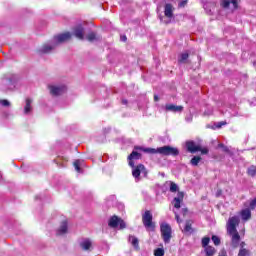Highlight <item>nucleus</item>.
I'll use <instances>...</instances> for the list:
<instances>
[{"label": "nucleus", "mask_w": 256, "mask_h": 256, "mask_svg": "<svg viewBox=\"0 0 256 256\" xmlns=\"http://www.w3.org/2000/svg\"><path fill=\"white\" fill-rule=\"evenodd\" d=\"M239 216H233L228 219L227 222V233L231 236V243L234 247H239V242L241 241V236L237 231V226L240 223Z\"/></svg>", "instance_id": "f257e3e1"}, {"label": "nucleus", "mask_w": 256, "mask_h": 256, "mask_svg": "<svg viewBox=\"0 0 256 256\" xmlns=\"http://www.w3.org/2000/svg\"><path fill=\"white\" fill-rule=\"evenodd\" d=\"M141 151L144 153H150L151 155H155V153H159V155L177 157L179 155V149L171 146H162L157 149L155 148H141Z\"/></svg>", "instance_id": "f03ea898"}, {"label": "nucleus", "mask_w": 256, "mask_h": 256, "mask_svg": "<svg viewBox=\"0 0 256 256\" xmlns=\"http://www.w3.org/2000/svg\"><path fill=\"white\" fill-rule=\"evenodd\" d=\"M48 89L51 95L54 97H59V95H64L67 93V85L65 84H50Z\"/></svg>", "instance_id": "7ed1b4c3"}, {"label": "nucleus", "mask_w": 256, "mask_h": 256, "mask_svg": "<svg viewBox=\"0 0 256 256\" xmlns=\"http://www.w3.org/2000/svg\"><path fill=\"white\" fill-rule=\"evenodd\" d=\"M160 231L164 243H171V226L168 223L164 222L160 225Z\"/></svg>", "instance_id": "20e7f679"}, {"label": "nucleus", "mask_w": 256, "mask_h": 256, "mask_svg": "<svg viewBox=\"0 0 256 256\" xmlns=\"http://www.w3.org/2000/svg\"><path fill=\"white\" fill-rule=\"evenodd\" d=\"M142 222L144 227L150 229L151 231L155 230V223H153V214L147 210L142 216Z\"/></svg>", "instance_id": "39448f33"}, {"label": "nucleus", "mask_w": 256, "mask_h": 256, "mask_svg": "<svg viewBox=\"0 0 256 256\" xmlns=\"http://www.w3.org/2000/svg\"><path fill=\"white\" fill-rule=\"evenodd\" d=\"M71 39V34L69 32H64L61 34H57L52 38L53 43L56 44V47L62 45V43H67Z\"/></svg>", "instance_id": "423d86ee"}, {"label": "nucleus", "mask_w": 256, "mask_h": 256, "mask_svg": "<svg viewBox=\"0 0 256 256\" xmlns=\"http://www.w3.org/2000/svg\"><path fill=\"white\" fill-rule=\"evenodd\" d=\"M108 225L109 227H112V229H125V227H127L125 221L117 216H112L108 222Z\"/></svg>", "instance_id": "0eeeda50"}, {"label": "nucleus", "mask_w": 256, "mask_h": 256, "mask_svg": "<svg viewBox=\"0 0 256 256\" xmlns=\"http://www.w3.org/2000/svg\"><path fill=\"white\" fill-rule=\"evenodd\" d=\"M141 173L147 175V170L145 169V165L139 164L137 166L132 167V175L136 182L141 181Z\"/></svg>", "instance_id": "6e6552de"}, {"label": "nucleus", "mask_w": 256, "mask_h": 256, "mask_svg": "<svg viewBox=\"0 0 256 256\" xmlns=\"http://www.w3.org/2000/svg\"><path fill=\"white\" fill-rule=\"evenodd\" d=\"M69 233V224L67 220H63L58 228L56 229V235L58 237H63V235H67Z\"/></svg>", "instance_id": "1a4fd4ad"}, {"label": "nucleus", "mask_w": 256, "mask_h": 256, "mask_svg": "<svg viewBox=\"0 0 256 256\" xmlns=\"http://www.w3.org/2000/svg\"><path fill=\"white\" fill-rule=\"evenodd\" d=\"M54 49H57V46L55 43H53V39H51L50 41L46 42L45 44H43L40 47L39 52L40 53H53Z\"/></svg>", "instance_id": "9d476101"}, {"label": "nucleus", "mask_w": 256, "mask_h": 256, "mask_svg": "<svg viewBox=\"0 0 256 256\" xmlns=\"http://www.w3.org/2000/svg\"><path fill=\"white\" fill-rule=\"evenodd\" d=\"M79 247H80V249H82V251L89 252L92 249H94L93 241H91V239H89V238H84V239L80 240Z\"/></svg>", "instance_id": "9b49d317"}, {"label": "nucleus", "mask_w": 256, "mask_h": 256, "mask_svg": "<svg viewBox=\"0 0 256 256\" xmlns=\"http://www.w3.org/2000/svg\"><path fill=\"white\" fill-rule=\"evenodd\" d=\"M186 149L189 153H197V151H201V146L197 145L195 141H187Z\"/></svg>", "instance_id": "f8f14e48"}, {"label": "nucleus", "mask_w": 256, "mask_h": 256, "mask_svg": "<svg viewBox=\"0 0 256 256\" xmlns=\"http://www.w3.org/2000/svg\"><path fill=\"white\" fill-rule=\"evenodd\" d=\"M141 159V154L137 151H132V153L128 156V160H129V166L130 167H135V162Z\"/></svg>", "instance_id": "ddd939ff"}, {"label": "nucleus", "mask_w": 256, "mask_h": 256, "mask_svg": "<svg viewBox=\"0 0 256 256\" xmlns=\"http://www.w3.org/2000/svg\"><path fill=\"white\" fill-rule=\"evenodd\" d=\"M165 111H170L171 113H182L183 106H177L175 104H166Z\"/></svg>", "instance_id": "4468645a"}, {"label": "nucleus", "mask_w": 256, "mask_h": 256, "mask_svg": "<svg viewBox=\"0 0 256 256\" xmlns=\"http://www.w3.org/2000/svg\"><path fill=\"white\" fill-rule=\"evenodd\" d=\"M239 0H221L220 5L223 9H229V5L232 4L234 9H237Z\"/></svg>", "instance_id": "2eb2a0df"}, {"label": "nucleus", "mask_w": 256, "mask_h": 256, "mask_svg": "<svg viewBox=\"0 0 256 256\" xmlns=\"http://www.w3.org/2000/svg\"><path fill=\"white\" fill-rule=\"evenodd\" d=\"M73 35L80 40L85 39V30H83L82 26H77L74 28Z\"/></svg>", "instance_id": "dca6fc26"}, {"label": "nucleus", "mask_w": 256, "mask_h": 256, "mask_svg": "<svg viewBox=\"0 0 256 256\" xmlns=\"http://www.w3.org/2000/svg\"><path fill=\"white\" fill-rule=\"evenodd\" d=\"M173 11H175V8H173V5L166 4L164 7V15L168 19H173Z\"/></svg>", "instance_id": "f3484780"}, {"label": "nucleus", "mask_w": 256, "mask_h": 256, "mask_svg": "<svg viewBox=\"0 0 256 256\" xmlns=\"http://www.w3.org/2000/svg\"><path fill=\"white\" fill-rule=\"evenodd\" d=\"M183 192H178L177 197L173 199L175 209H181V201H183Z\"/></svg>", "instance_id": "a211bd4d"}, {"label": "nucleus", "mask_w": 256, "mask_h": 256, "mask_svg": "<svg viewBox=\"0 0 256 256\" xmlns=\"http://www.w3.org/2000/svg\"><path fill=\"white\" fill-rule=\"evenodd\" d=\"M240 217L242 221H249V219H251V209L250 208L242 209L240 211Z\"/></svg>", "instance_id": "6ab92c4d"}, {"label": "nucleus", "mask_w": 256, "mask_h": 256, "mask_svg": "<svg viewBox=\"0 0 256 256\" xmlns=\"http://www.w3.org/2000/svg\"><path fill=\"white\" fill-rule=\"evenodd\" d=\"M33 103V100L31 98L26 99V104L24 106V115H29L31 111H33V107L31 106Z\"/></svg>", "instance_id": "aec40b11"}, {"label": "nucleus", "mask_w": 256, "mask_h": 256, "mask_svg": "<svg viewBox=\"0 0 256 256\" xmlns=\"http://www.w3.org/2000/svg\"><path fill=\"white\" fill-rule=\"evenodd\" d=\"M128 241L133 245V247H135V249H139V239L137 237L130 235L128 237Z\"/></svg>", "instance_id": "412c9836"}, {"label": "nucleus", "mask_w": 256, "mask_h": 256, "mask_svg": "<svg viewBox=\"0 0 256 256\" xmlns=\"http://www.w3.org/2000/svg\"><path fill=\"white\" fill-rule=\"evenodd\" d=\"M83 165V160H76L74 162V168L77 173H81V166Z\"/></svg>", "instance_id": "4be33fe9"}, {"label": "nucleus", "mask_w": 256, "mask_h": 256, "mask_svg": "<svg viewBox=\"0 0 256 256\" xmlns=\"http://www.w3.org/2000/svg\"><path fill=\"white\" fill-rule=\"evenodd\" d=\"M215 252H216V250H215V248H213V246H207L205 248L206 256H213V255H215Z\"/></svg>", "instance_id": "5701e85b"}, {"label": "nucleus", "mask_w": 256, "mask_h": 256, "mask_svg": "<svg viewBox=\"0 0 256 256\" xmlns=\"http://www.w3.org/2000/svg\"><path fill=\"white\" fill-rule=\"evenodd\" d=\"M200 162H201L200 156H194L190 161L191 165H193L194 167H197Z\"/></svg>", "instance_id": "b1692460"}, {"label": "nucleus", "mask_w": 256, "mask_h": 256, "mask_svg": "<svg viewBox=\"0 0 256 256\" xmlns=\"http://www.w3.org/2000/svg\"><path fill=\"white\" fill-rule=\"evenodd\" d=\"M191 225H192L191 220L186 221L185 227H184V231L186 233H192L193 232V228H191Z\"/></svg>", "instance_id": "393cba45"}, {"label": "nucleus", "mask_w": 256, "mask_h": 256, "mask_svg": "<svg viewBox=\"0 0 256 256\" xmlns=\"http://www.w3.org/2000/svg\"><path fill=\"white\" fill-rule=\"evenodd\" d=\"M247 173L250 177H255V175H256V166H250L247 170Z\"/></svg>", "instance_id": "a878e982"}, {"label": "nucleus", "mask_w": 256, "mask_h": 256, "mask_svg": "<svg viewBox=\"0 0 256 256\" xmlns=\"http://www.w3.org/2000/svg\"><path fill=\"white\" fill-rule=\"evenodd\" d=\"M177 191H179V186L174 182H170V192L177 193Z\"/></svg>", "instance_id": "bb28decb"}, {"label": "nucleus", "mask_w": 256, "mask_h": 256, "mask_svg": "<svg viewBox=\"0 0 256 256\" xmlns=\"http://www.w3.org/2000/svg\"><path fill=\"white\" fill-rule=\"evenodd\" d=\"M154 256H165V250L163 248H157L154 251Z\"/></svg>", "instance_id": "cd10ccee"}, {"label": "nucleus", "mask_w": 256, "mask_h": 256, "mask_svg": "<svg viewBox=\"0 0 256 256\" xmlns=\"http://www.w3.org/2000/svg\"><path fill=\"white\" fill-rule=\"evenodd\" d=\"M86 39L90 43H93V41H95V32L88 33L87 36H86Z\"/></svg>", "instance_id": "c85d7f7f"}, {"label": "nucleus", "mask_w": 256, "mask_h": 256, "mask_svg": "<svg viewBox=\"0 0 256 256\" xmlns=\"http://www.w3.org/2000/svg\"><path fill=\"white\" fill-rule=\"evenodd\" d=\"M218 147L224 151V153H228L229 155H232L231 150H229V147L225 146V144H219Z\"/></svg>", "instance_id": "c756f323"}, {"label": "nucleus", "mask_w": 256, "mask_h": 256, "mask_svg": "<svg viewBox=\"0 0 256 256\" xmlns=\"http://www.w3.org/2000/svg\"><path fill=\"white\" fill-rule=\"evenodd\" d=\"M187 59H189V54L183 53V54H181V56L179 58V63H185V61H187Z\"/></svg>", "instance_id": "7c9ffc66"}, {"label": "nucleus", "mask_w": 256, "mask_h": 256, "mask_svg": "<svg viewBox=\"0 0 256 256\" xmlns=\"http://www.w3.org/2000/svg\"><path fill=\"white\" fill-rule=\"evenodd\" d=\"M238 256H250L249 250L242 248L239 250Z\"/></svg>", "instance_id": "2f4dec72"}, {"label": "nucleus", "mask_w": 256, "mask_h": 256, "mask_svg": "<svg viewBox=\"0 0 256 256\" xmlns=\"http://www.w3.org/2000/svg\"><path fill=\"white\" fill-rule=\"evenodd\" d=\"M210 241H211V238L209 237L202 238V247L204 248L208 247Z\"/></svg>", "instance_id": "473e14b6"}, {"label": "nucleus", "mask_w": 256, "mask_h": 256, "mask_svg": "<svg viewBox=\"0 0 256 256\" xmlns=\"http://www.w3.org/2000/svg\"><path fill=\"white\" fill-rule=\"evenodd\" d=\"M212 241L214 243V245H220L221 244V239H219L218 236H212Z\"/></svg>", "instance_id": "72a5a7b5"}, {"label": "nucleus", "mask_w": 256, "mask_h": 256, "mask_svg": "<svg viewBox=\"0 0 256 256\" xmlns=\"http://www.w3.org/2000/svg\"><path fill=\"white\" fill-rule=\"evenodd\" d=\"M0 105H2L3 107H9L11 105V102H9L8 100H0Z\"/></svg>", "instance_id": "f704fd0d"}, {"label": "nucleus", "mask_w": 256, "mask_h": 256, "mask_svg": "<svg viewBox=\"0 0 256 256\" xmlns=\"http://www.w3.org/2000/svg\"><path fill=\"white\" fill-rule=\"evenodd\" d=\"M249 209H255V207H256V198H254L253 200H251L250 201V203H249Z\"/></svg>", "instance_id": "c9c22d12"}, {"label": "nucleus", "mask_w": 256, "mask_h": 256, "mask_svg": "<svg viewBox=\"0 0 256 256\" xmlns=\"http://www.w3.org/2000/svg\"><path fill=\"white\" fill-rule=\"evenodd\" d=\"M223 125H227V122H218L216 127L218 129H221L223 127Z\"/></svg>", "instance_id": "e433bc0d"}, {"label": "nucleus", "mask_w": 256, "mask_h": 256, "mask_svg": "<svg viewBox=\"0 0 256 256\" xmlns=\"http://www.w3.org/2000/svg\"><path fill=\"white\" fill-rule=\"evenodd\" d=\"M198 151H201L202 155H207V153H209V150L207 148H204V149L201 148V150H198Z\"/></svg>", "instance_id": "4c0bfd02"}, {"label": "nucleus", "mask_w": 256, "mask_h": 256, "mask_svg": "<svg viewBox=\"0 0 256 256\" xmlns=\"http://www.w3.org/2000/svg\"><path fill=\"white\" fill-rule=\"evenodd\" d=\"M187 5V0H183L179 3V7H185Z\"/></svg>", "instance_id": "58836bf2"}, {"label": "nucleus", "mask_w": 256, "mask_h": 256, "mask_svg": "<svg viewBox=\"0 0 256 256\" xmlns=\"http://www.w3.org/2000/svg\"><path fill=\"white\" fill-rule=\"evenodd\" d=\"M218 256H227V252L225 250H222Z\"/></svg>", "instance_id": "ea45409f"}, {"label": "nucleus", "mask_w": 256, "mask_h": 256, "mask_svg": "<svg viewBox=\"0 0 256 256\" xmlns=\"http://www.w3.org/2000/svg\"><path fill=\"white\" fill-rule=\"evenodd\" d=\"M104 134L107 135V133H109L111 131V128H104Z\"/></svg>", "instance_id": "a19ab883"}, {"label": "nucleus", "mask_w": 256, "mask_h": 256, "mask_svg": "<svg viewBox=\"0 0 256 256\" xmlns=\"http://www.w3.org/2000/svg\"><path fill=\"white\" fill-rule=\"evenodd\" d=\"M175 217H176V221H177V223H180V220H179V214H175Z\"/></svg>", "instance_id": "79ce46f5"}, {"label": "nucleus", "mask_w": 256, "mask_h": 256, "mask_svg": "<svg viewBox=\"0 0 256 256\" xmlns=\"http://www.w3.org/2000/svg\"><path fill=\"white\" fill-rule=\"evenodd\" d=\"M121 41H127V36H121Z\"/></svg>", "instance_id": "37998d69"}, {"label": "nucleus", "mask_w": 256, "mask_h": 256, "mask_svg": "<svg viewBox=\"0 0 256 256\" xmlns=\"http://www.w3.org/2000/svg\"><path fill=\"white\" fill-rule=\"evenodd\" d=\"M109 199H111V201H115L116 197H115V195H112L109 197Z\"/></svg>", "instance_id": "c03bdc74"}, {"label": "nucleus", "mask_w": 256, "mask_h": 256, "mask_svg": "<svg viewBox=\"0 0 256 256\" xmlns=\"http://www.w3.org/2000/svg\"><path fill=\"white\" fill-rule=\"evenodd\" d=\"M154 100H155V101H159V96L155 95V96H154Z\"/></svg>", "instance_id": "a18cd8bd"}, {"label": "nucleus", "mask_w": 256, "mask_h": 256, "mask_svg": "<svg viewBox=\"0 0 256 256\" xmlns=\"http://www.w3.org/2000/svg\"><path fill=\"white\" fill-rule=\"evenodd\" d=\"M123 105H127V100H122Z\"/></svg>", "instance_id": "49530a36"}, {"label": "nucleus", "mask_w": 256, "mask_h": 256, "mask_svg": "<svg viewBox=\"0 0 256 256\" xmlns=\"http://www.w3.org/2000/svg\"><path fill=\"white\" fill-rule=\"evenodd\" d=\"M241 245L243 246V245H245V243H244V242H242V243H241Z\"/></svg>", "instance_id": "de8ad7c7"}]
</instances>
